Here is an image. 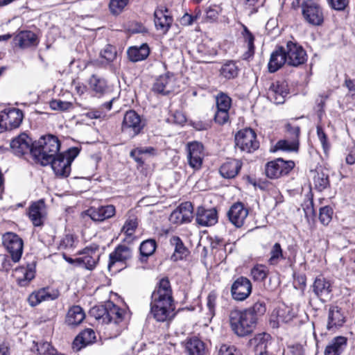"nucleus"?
<instances>
[{"mask_svg":"<svg viewBox=\"0 0 355 355\" xmlns=\"http://www.w3.org/2000/svg\"><path fill=\"white\" fill-rule=\"evenodd\" d=\"M92 313L96 319L102 318L107 322L110 337L118 336L125 327L124 311L111 302H107L104 307L93 308Z\"/></svg>","mask_w":355,"mask_h":355,"instance_id":"f257e3e1","label":"nucleus"},{"mask_svg":"<svg viewBox=\"0 0 355 355\" xmlns=\"http://www.w3.org/2000/svg\"><path fill=\"white\" fill-rule=\"evenodd\" d=\"M60 148V142L57 137L52 135H44L34 144L31 155L37 162L46 166L58 154Z\"/></svg>","mask_w":355,"mask_h":355,"instance_id":"f03ea898","label":"nucleus"},{"mask_svg":"<svg viewBox=\"0 0 355 355\" xmlns=\"http://www.w3.org/2000/svg\"><path fill=\"white\" fill-rule=\"evenodd\" d=\"M229 321L232 330L238 336L243 337L252 334L254 330L257 322L251 313L245 310L234 309L229 313Z\"/></svg>","mask_w":355,"mask_h":355,"instance_id":"7ed1b4c3","label":"nucleus"},{"mask_svg":"<svg viewBox=\"0 0 355 355\" xmlns=\"http://www.w3.org/2000/svg\"><path fill=\"white\" fill-rule=\"evenodd\" d=\"M80 150L76 148H71L64 153H59L54 156L49 164L55 174L60 177H67L71 172V164L73 159L78 155Z\"/></svg>","mask_w":355,"mask_h":355,"instance_id":"20e7f679","label":"nucleus"},{"mask_svg":"<svg viewBox=\"0 0 355 355\" xmlns=\"http://www.w3.org/2000/svg\"><path fill=\"white\" fill-rule=\"evenodd\" d=\"M235 144L241 151L248 153L254 152L259 147L256 133L251 128L239 130L235 135Z\"/></svg>","mask_w":355,"mask_h":355,"instance_id":"39448f33","label":"nucleus"},{"mask_svg":"<svg viewBox=\"0 0 355 355\" xmlns=\"http://www.w3.org/2000/svg\"><path fill=\"white\" fill-rule=\"evenodd\" d=\"M144 125L141 116L135 110H128L124 114L121 130L133 138L141 132Z\"/></svg>","mask_w":355,"mask_h":355,"instance_id":"423d86ee","label":"nucleus"},{"mask_svg":"<svg viewBox=\"0 0 355 355\" xmlns=\"http://www.w3.org/2000/svg\"><path fill=\"white\" fill-rule=\"evenodd\" d=\"M24 119L21 110L17 108L4 110L0 112V132L18 128Z\"/></svg>","mask_w":355,"mask_h":355,"instance_id":"0eeeda50","label":"nucleus"},{"mask_svg":"<svg viewBox=\"0 0 355 355\" xmlns=\"http://www.w3.org/2000/svg\"><path fill=\"white\" fill-rule=\"evenodd\" d=\"M302 13L304 20L312 26H320L324 21L322 8L313 0H307L302 4Z\"/></svg>","mask_w":355,"mask_h":355,"instance_id":"6e6552de","label":"nucleus"},{"mask_svg":"<svg viewBox=\"0 0 355 355\" xmlns=\"http://www.w3.org/2000/svg\"><path fill=\"white\" fill-rule=\"evenodd\" d=\"M295 166L293 161H285L282 158H277L268 162L266 164L265 172L268 178L270 179L279 178L287 175Z\"/></svg>","mask_w":355,"mask_h":355,"instance_id":"1a4fd4ad","label":"nucleus"},{"mask_svg":"<svg viewBox=\"0 0 355 355\" xmlns=\"http://www.w3.org/2000/svg\"><path fill=\"white\" fill-rule=\"evenodd\" d=\"M287 64L292 67H299L307 60L306 53L302 46L293 41H288L284 47Z\"/></svg>","mask_w":355,"mask_h":355,"instance_id":"9d476101","label":"nucleus"},{"mask_svg":"<svg viewBox=\"0 0 355 355\" xmlns=\"http://www.w3.org/2000/svg\"><path fill=\"white\" fill-rule=\"evenodd\" d=\"M3 244L10 254L12 260L17 263L22 255L24 243L16 234L7 232L3 236Z\"/></svg>","mask_w":355,"mask_h":355,"instance_id":"9b49d317","label":"nucleus"},{"mask_svg":"<svg viewBox=\"0 0 355 355\" xmlns=\"http://www.w3.org/2000/svg\"><path fill=\"white\" fill-rule=\"evenodd\" d=\"M34 144L26 133H21L13 138L10 144V149L16 156L21 157L31 153Z\"/></svg>","mask_w":355,"mask_h":355,"instance_id":"f8f14e48","label":"nucleus"},{"mask_svg":"<svg viewBox=\"0 0 355 355\" xmlns=\"http://www.w3.org/2000/svg\"><path fill=\"white\" fill-rule=\"evenodd\" d=\"M252 292V284L245 277H239L231 286V295L236 301H243L247 299Z\"/></svg>","mask_w":355,"mask_h":355,"instance_id":"ddd939ff","label":"nucleus"},{"mask_svg":"<svg viewBox=\"0 0 355 355\" xmlns=\"http://www.w3.org/2000/svg\"><path fill=\"white\" fill-rule=\"evenodd\" d=\"M268 98L275 104L284 103L288 95V84L284 80H276L272 82L267 92Z\"/></svg>","mask_w":355,"mask_h":355,"instance_id":"4468645a","label":"nucleus"},{"mask_svg":"<svg viewBox=\"0 0 355 355\" xmlns=\"http://www.w3.org/2000/svg\"><path fill=\"white\" fill-rule=\"evenodd\" d=\"M204 148L201 143L193 141L187 144L189 165L194 170H199L202 164Z\"/></svg>","mask_w":355,"mask_h":355,"instance_id":"2eb2a0df","label":"nucleus"},{"mask_svg":"<svg viewBox=\"0 0 355 355\" xmlns=\"http://www.w3.org/2000/svg\"><path fill=\"white\" fill-rule=\"evenodd\" d=\"M98 247L90 246L85 248L78 257V266L89 270H93L98 261L99 254L97 252Z\"/></svg>","mask_w":355,"mask_h":355,"instance_id":"dca6fc26","label":"nucleus"},{"mask_svg":"<svg viewBox=\"0 0 355 355\" xmlns=\"http://www.w3.org/2000/svg\"><path fill=\"white\" fill-rule=\"evenodd\" d=\"M248 209L241 202L233 204L227 211L230 222L236 227H241L248 216Z\"/></svg>","mask_w":355,"mask_h":355,"instance_id":"f3484780","label":"nucleus"},{"mask_svg":"<svg viewBox=\"0 0 355 355\" xmlns=\"http://www.w3.org/2000/svg\"><path fill=\"white\" fill-rule=\"evenodd\" d=\"M193 216L192 204L190 202H185L171 214L169 220L175 224H182L189 223Z\"/></svg>","mask_w":355,"mask_h":355,"instance_id":"a211bd4d","label":"nucleus"},{"mask_svg":"<svg viewBox=\"0 0 355 355\" xmlns=\"http://www.w3.org/2000/svg\"><path fill=\"white\" fill-rule=\"evenodd\" d=\"M218 219V212L215 208L198 207L196 214V221L198 225L202 227L212 226L217 223Z\"/></svg>","mask_w":355,"mask_h":355,"instance_id":"6ab92c4d","label":"nucleus"},{"mask_svg":"<svg viewBox=\"0 0 355 355\" xmlns=\"http://www.w3.org/2000/svg\"><path fill=\"white\" fill-rule=\"evenodd\" d=\"M151 300L173 303L172 290L168 279L163 278L159 281L157 287L152 293Z\"/></svg>","mask_w":355,"mask_h":355,"instance_id":"aec40b11","label":"nucleus"},{"mask_svg":"<svg viewBox=\"0 0 355 355\" xmlns=\"http://www.w3.org/2000/svg\"><path fill=\"white\" fill-rule=\"evenodd\" d=\"M285 64H287V59L284 52V47L278 46L271 53L268 64V71L270 73H275L281 69Z\"/></svg>","mask_w":355,"mask_h":355,"instance_id":"412c9836","label":"nucleus"},{"mask_svg":"<svg viewBox=\"0 0 355 355\" xmlns=\"http://www.w3.org/2000/svg\"><path fill=\"white\" fill-rule=\"evenodd\" d=\"M85 214L94 221L101 222L112 217L115 214V207L113 205L92 207L87 209Z\"/></svg>","mask_w":355,"mask_h":355,"instance_id":"4be33fe9","label":"nucleus"},{"mask_svg":"<svg viewBox=\"0 0 355 355\" xmlns=\"http://www.w3.org/2000/svg\"><path fill=\"white\" fill-rule=\"evenodd\" d=\"M174 77L172 73H166L159 76L153 84L154 92L166 95L173 89Z\"/></svg>","mask_w":355,"mask_h":355,"instance_id":"5701e85b","label":"nucleus"},{"mask_svg":"<svg viewBox=\"0 0 355 355\" xmlns=\"http://www.w3.org/2000/svg\"><path fill=\"white\" fill-rule=\"evenodd\" d=\"M46 216V206L44 200L34 202L29 207L28 216L35 226H40Z\"/></svg>","mask_w":355,"mask_h":355,"instance_id":"b1692460","label":"nucleus"},{"mask_svg":"<svg viewBox=\"0 0 355 355\" xmlns=\"http://www.w3.org/2000/svg\"><path fill=\"white\" fill-rule=\"evenodd\" d=\"M58 297L57 291H51L49 288H44L33 292L28 297V302L31 306H35L42 302L53 300Z\"/></svg>","mask_w":355,"mask_h":355,"instance_id":"393cba45","label":"nucleus"},{"mask_svg":"<svg viewBox=\"0 0 355 355\" xmlns=\"http://www.w3.org/2000/svg\"><path fill=\"white\" fill-rule=\"evenodd\" d=\"M315 295L322 302H327L331 297V284L323 277L315 279L313 284Z\"/></svg>","mask_w":355,"mask_h":355,"instance_id":"a878e982","label":"nucleus"},{"mask_svg":"<svg viewBox=\"0 0 355 355\" xmlns=\"http://www.w3.org/2000/svg\"><path fill=\"white\" fill-rule=\"evenodd\" d=\"M168 10H156L155 11V25L157 31L162 33L166 34L173 22L171 16L167 14Z\"/></svg>","mask_w":355,"mask_h":355,"instance_id":"bb28decb","label":"nucleus"},{"mask_svg":"<svg viewBox=\"0 0 355 355\" xmlns=\"http://www.w3.org/2000/svg\"><path fill=\"white\" fill-rule=\"evenodd\" d=\"M150 54V48L146 43L140 46H130L127 50L128 60L132 62H137L146 60Z\"/></svg>","mask_w":355,"mask_h":355,"instance_id":"cd10ccee","label":"nucleus"},{"mask_svg":"<svg viewBox=\"0 0 355 355\" xmlns=\"http://www.w3.org/2000/svg\"><path fill=\"white\" fill-rule=\"evenodd\" d=\"M131 257L132 251L129 247L123 245H118L114 251L110 254V261L108 263L109 270H111V268L116 262L125 261Z\"/></svg>","mask_w":355,"mask_h":355,"instance_id":"c85d7f7f","label":"nucleus"},{"mask_svg":"<svg viewBox=\"0 0 355 355\" xmlns=\"http://www.w3.org/2000/svg\"><path fill=\"white\" fill-rule=\"evenodd\" d=\"M345 318L340 308L336 306H331L329 309L327 329L332 330L341 327L345 321Z\"/></svg>","mask_w":355,"mask_h":355,"instance_id":"c756f323","label":"nucleus"},{"mask_svg":"<svg viewBox=\"0 0 355 355\" xmlns=\"http://www.w3.org/2000/svg\"><path fill=\"white\" fill-rule=\"evenodd\" d=\"M13 42L19 48H28L37 44V36L32 31H21L14 37Z\"/></svg>","mask_w":355,"mask_h":355,"instance_id":"7c9ffc66","label":"nucleus"},{"mask_svg":"<svg viewBox=\"0 0 355 355\" xmlns=\"http://www.w3.org/2000/svg\"><path fill=\"white\" fill-rule=\"evenodd\" d=\"M96 340V334L92 329H86L81 331L74 339L73 348L80 350L88 345L92 344Z\"/></svg>","mask_w":355,"mask_h":355,"instance_id":"2f4dec72","label":"nucleus"},{"mask_svg":"<svg viewBox=\"0 0 355 355\" xmlns=\"http://www.w3.org/2000/svg\"><path fill=\"white\" fill-rule=\"evenodd\" d=\"M242 164L238 159H229L226 161L220 168V173L225 178H233L239 172Z\"/></svg>","mask_w":355,"mask_h":355,"instance_id":"473e14b6","label":"nucleus"},{"mask_svg":"<svg viewBox=\"0 0 355 355\" xmlns=\"http://www.w3.org/2000/svg\"><path fill=\"white\" fill-rule=\"evenodd\" d=\"M85 318L83 309L80 306H73L67 312L65 322L69 326L75 327L80 324Z\"/></svg>","mask_w":355,"mask_h":355,"instance_id":"72a5a7b5","label":"nucleus"},{"mask_svg":"<svg viewBox=\"0 0 355 355\" xmlns=\"http://www.w3.org/2000/svg\"><path fill=\"white\" fill-rule=\"evenodd\" d=\"M347 346V338L343 336L335 338L331 344L327 346L324 355H340Z\"/></svg>","mask_w":355,"mask_h":355,"instance_id":"f704fd0d","label":"nucleus"},{"mask_svg":"<svg viewBox=\"0 0 355 355\" xmlns=\"http://www.w3.org/2000/svg\"><path fill=\"white\" fill-rule=\"evenodd\" d=\"M188 355H205L206 349L204 343L197 338L189 339L186 344Z\"/></svg>","mask_w":355,"mask_h":355,"instance_id":"c9c22d12","label":"nucleus"},{"mask_svg":"<svg viewBox=\"0 0 355 355\" xmlns=\"http://www.w3.org/2000/svg\"><path fill=\"white\" fill-rule=\"evenodd\" d=\"M313 183L315 188L322 191L329 186V175L322 168H317L314 171Z\"/></svg>","mask_w":355,"mask_h":355,"instance_id":"e433bc0d","label":"nucleus"},{"mask_svg":"<svg viewBox=\"0 0 355 355\" xmlns=\"http://www.w3.org/2000/svg\"><path fill=\"white\" fill-rule=\"evenodd\" d=\"M89 88L98 94H103L108 89L107 81L96 75H92L89 80Z\"/></svg>","mask_w":355,"mask_h":355,"instance_id":"4c0bfd02","label":"nucleus"},{"mask_svg":"<svg viewBox=\"0 0 355 355\" xmlns=\"http://www.w3.org/2000/svg\"><path fill=\"white\" fill-rule=\"evenodd\" d=\"M273 315L276 316L278 323H287L293 320L295 313L291 307L283 304L274 311Z\"/></svg>","mask_w":355,"mask_h":355,"instance_id":"58836bf2","label":"nucleus"},{"mask_svg":"<svg viewBox=\"0 0 355 355\" xmlns=\"http://www.w3.org/2000/svg\"><path fill=\"white\" fill-rule=\"evenodd\" d=\"M173 309L164 308L156 305L150 306V314L158 322H164L171 318Z\"/></svg>","mask_w":355,"mask_h":355,"instance_id":"ea45409f","label":"nucleus"},{"mask_svg":"<svg viewBox=\"0 0 355 355\" xmlns=\"http://www.w3.org/2000/svg\"><path fill=\"white\" fill-rule=\"evenodd\" d=\"M220 74L225 79L230 80L236 78L239 74V68L234 61H227L220 69Z\"/></svg>","mask_w":355,"mask_h":355,"instance_id":"a19ab883","label":"nucleus"},{"mask_svg":"<svg viewBox=\"0 0 355 355\" xmlns=\"http://www.w3.org/2000/svg\"><path fill=\"white\" fill-rule=\"evenodd\" d=\"M170 242L175 248L173 255L175 260L182 259L184 257H187L188 254V250L178 236H173L171 239Z\"/></svg>","mask_w":355,"mask_h":355,"instance_id":"79ce46f5","label":"nucleus"},{"mask_svg":"<svg viewBox=\"0 0 355 355\" xmlns=\"http://www.w3.org/2000/svg\"><path fill=\"white\" fill-rule=\"evenodd\" d=\"M270 339V334L261 333L255 335V336L250 340V343L251 345L254 346L257 351L260 349V352H263L266 351Z\"/></svg>","mask_w":355,"mask_h":355,"instance_id":"37998d69","label":"nucleus"},{"mask_svg":"<svg viewBox=\"0 0 355 355\" xmlns=\"http://www.w3.org/2000/svg\"><path fill=\"white\" fill-rule=\"evenodd\" d=\"M155 153V149L153 147H138L131 150L130 155L132 157L135 162L142 164L144 163L141 155L145 154L154 155Z\"/></svg>","mask_w":355,"mask_h":355,"instance_id":"c03bdc74","label":"nucleus"},{"mask_svg":"<svg viewBox=\"0 0 355 355\" xmlns=\"http://www.w3.org/2000/svg\"><path fill=\"white\" fill-rule=\"evenodd\" d=\"M299 147V139H291L279 141L275 148V150H282L284 151H297Z\"/></svg>","mask_w":355,"mask_h":355,"instance_id":"a18cd8bd","label":"nucleus"},{"mask_svg":"<svg viewBox=\"0 0 355 355\" xmlns=\"http://www.w3.org/2000/svg\"><path fill=\"white\" fill-rule=\"evenodd\" d=\"M156 247V242L153 239H147L143 241L139 248L140 254L142 258H147L151 256L155 252ZM141 261H144L143 259H141Z\"/></svg>","mask_w":355,"mask_h":355,"instance_id":"49530a36","label":"nucleus"},{"mask_svg":"<svg viewBox=\"0 0 355 355\" xmlns=\"http://www.w3.org/2000/svg\"><path fill=\"white\" fill-rule=\"evenodd\" d=\"M331 91H326L319 94L315 99V110L319 118H321L324 113L326 101L331 96Z\"/></svg>","mask_w":355,"mask_h":355,"instance_id":"de8ad7c7","label":"nucleus"},{"mask_svg":"<svg viewBox=\"0 0 355 355\" xmlns=\"http://www.w3.org/2000/svg\"><path fill=\"white\" fill-rule=\"evenodd\" d=\"M283 251L281 245L279 243H275L270 251L268 263L270 265H277L281 259H284Z\"/></svg>","mask_w":355,"mask_h":355,"instance_id":"09e8293b","label":"nucleus"},{"mask_svg":"<svg viewBox=\"0 0 355 355\" xmlns=\"http://www.w3.org/2000/svg\"><path fill=\"white\" fill-rule=\"evenodd\" d=\"M268 275V270L266 266L257 265L251 270V275L254 281L263 282Z\"/></svg>","mask_w":355,"mask_h":355,"instance_id":"8fccbe9b","label":"nucleus"},{"mask_svg":"<svg viewBox=\"0 0 355 355\" xmlns=\"http://www.w3.org/2000/svg\"><path fill=\"white\" fill-rule=\"evenodd\" d=\"M245 311L246 312L249 311L252 316L255 318L256 322H257L258 317L263 315L266 311V304L263 301L259 300L252 306L245 309Z\"/></svg>","mask_w":355,"mask_h":355,"instance_id":"3c124183","label":"nucleus"},{"mask_svg":"<svg viewBox=\"0 0 355 355\" xmlns=\"http://www.w3.org/2000/svg\"><path fill=\"white\" fill-rule=\"evenodd\" d=\"M216 110L229 111L231 107V98L224 93H220L216 98Z\"/></svg>","mask_w":355,"mask_h":355,"instance_id":"603ef678","label":"nucleus"},{"mask_svg":"<svg viewBox=\"0 0 355 355\" xmlns=\"http://www.w3.org/2000/svg\"><path fill=\"white\" fill-rule=\"evenodd\" d=\"M101 58L105 60L102 63L109 64L113 62L116 58V48L112 45H107L101 52Z\"/></svg>","mask_w":355,"mask_h":355,"instance_id":"864d4df0","label":"nucleus"},{"mask_svg":"<svg viewBox=\"0 0 355 355\" xmlns=\"http://www.w3.org/2000/svg\"><path fill=\"white\" fill-rule=\"evenodd\" d=\"M138 225L137 218L135 216L129 217L122 229V231L128 236L134 234Z\"/></svg>","mask_w":355,"mask_h":355,"instance_id":"5fc2aeb1","label":"nucleus"},{"mask_svg":"<svg viewBox=\"0 0 355 355\" xmlns=\"http://www.w3.org/2000/svg\"><path fill=\"white\" fill-rule=\"evenodd\" d=\"M333 211L329 206H325L320 209L319 220L324 225H327L332 218Z\"/></svg>","mask_w":355,"mask_h":355,"instance_id":"6e6d98bb","label":"nucleus"},{"mask_svg":"<svg viewBox=\"0 0 355 355\" xmlns=\"http://www.w3.org/2000/svg\"><path fill=\"white\" fill-rule=\"evenodd\" d=\"M128 2V0H110L109 4L110 12L113 15H119L124 9Z\"/></svg>","mask_w":355,"mask_h":355,"instance_id":"4d7b16f0","label":"nucleus"},{"mask_svg":"<svg viewBox=\"0 0 355 355\" xmlns=\"http://www.w3.org/2000/svg\"><path fill=\"white\" fill-rule=\"evenodd\" d=\"M242 35H243L244 42L248 45V52L250 54H252L254 53V35L248 30V28L245 26H243Z\"/></svg>","mask_w":355,"mask_h":355,"instance_id":"13d9d810","label":"nucleus"},{"mask_svg":"<svg viewBox=\"0 0 355 355\" xmlns=\"http://www.w3.org/2000/svg\"><path fill=\"white\" fill-rule=\"evenodd\" d=\"M33 349L40 355H48L53 348L50 343L46 341L33 342Z\"/></svg>","mask_w":355,"mask_h":355,"instance_id":"bf43d9fd","label":"nucleus"},{"mask_svg":"<svg viewBox=\"0 0 355 355\" xmlns=\"http://www.w3.org/2000/svg\"><path fill=\"white\" fill-rule=\"evenodd\" d=\"M17 273H21L23 277H19L18 281L20 284H22L23 282H29L33 279L35 277V272L31 268H26L21 267L16 269Z\"/></svg>","mask_w":355,"mask_h":355,"instance_id":"052dcab7","label":"nucleus"},{"mask_svg":"<svg viewBox=\"0 0 355 355\" xmlns=\"http://www.w3.org/2000/svg\"><path fill=\"white\" fill-rule=\"evenodd\" d=\"M50 107L54 110L67 111L73 107V104L68 101L53 100L50 102Z\"/></svg>","mask_w":355,"mask_h":355,"instance_id":"680f3d73","label":"nucleus"},{"mask_svg":"<svg viewBox=\"0 0 355 355\" xmlns=\"http://www.w3.org/2000/svg\"><path fill=\"white\" fill-rule=\"evenodd\" d=\"M329 6L338 11L344 10L348 6L349 0H327Z\"/></svg>","mask_w":355,"mask_h":355,"instance_id":"e2e57ef3","label":"nucleus"},{"mask_svg":"<svg viewBox=\"0 0 355 355\" xmlns=\"http://www.w3.org/2000/svg\"><path fill=\"white\" fill-rule=\"evenodd\" d=\"M286 130L291 139H299L300 128L298 125L287 123L285 125Z\"/></svg>","mask_w":355,"mask_h":355,"instance_id":"0e129e2a","label":"nucleus"},{"mask_svg":"<svg viewBox=\"0 0 355 355\" xmlns=\"http://www.w3.org/2000/svg\"><path fill=\"white\" fill-rule=\"evenodd\" d=\"M214 119L216 123L223 125L229 120V111L216 110Z\"/></svg>","mask_w":355,"mask_h":355,"instance_id":"69168bd1","label":"nucleus"},{"mask_svg":"<svg viewBox=\"0 0 355 355\" xmlns=\"http://www.w3.org/2000/svg\"><path fill=\"white\" fill-rule=\"evenodd\" d=\"M317 135L322 144V148L326 152L329 149V144L327 141V137L320 126L317 127Z\"/></svg>","mask_w":355,"mask_h":355,"instance_id":"338daca9","label":"nucleus"},{"mask_svg":"<svg viewBox=\"0 0 355 355\" xmlns=\"http://www.w3.org/2000/svg\"><path fill=\"white\" fill-rule=\"evenodd\" d=\"M73 236L71 234H67L60 241V247L64 249L71 248L73 246Z\"/></svg>","mask_w":355,"mask_h":355,"instance_id":"774afa93","label":"nucleus"}]
</instances>
